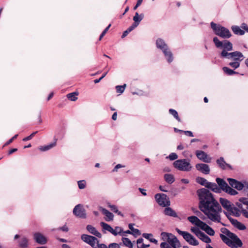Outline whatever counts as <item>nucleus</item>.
<instances>
[{
    "instance_id": "obj_30",
    "label": "nucleus",
    "mask_w": 248,
    "mask_h": 248,
    "mask_svg": "<svg viewBox=\"0 0 248 248\" xmlns=\"http://www.w3.org/2000/svg\"><path fill=\"white\" fill-rule=\"evenodd\" d=\"M86 217V211L83 205L78 204V217L85 218Z\"/></svg>"
},
{
    "instance_id": "obj_33",
    "label": "nucleus",
    "mask_w": 248,
    "mask_h": 248,
    "mask_svg": "<svg viewBox=\"0 0 248 248\" xmlns=\"http://www.w3.org/2000/svg\"><path fill=\"white\" fill-rule=\"evenodd\" d=\"M67 98L72 101H75L78 99V92H74L66 95Z\"/></svg>"
},
{
    "instance_id": "obj_25",
    "label": "nucleus",
    "mask_w": 248,
    "mask_h": 248,
    "mask_svg": "<svg viewBox=\"0 0 248 248\" xmlns=\"http://www.w3.org/2000/svg\"><path fill=\"white\" fill-rule=\"evenodd\" d=\"M206 187L211 189L212 191L216 193L220 192V188L218 187L217 185L214 183L208 182Z\"/></svg>"
},
{
    "instance_id": "obj_62",
    "label": "nucleus",
    "mask_w": 248,
    "mask_h": 248,
    "mask_svg": "<svg viewBox=\"0 0 248 248\" xmlns=\"http://www.w3.org/2000/svg\"><path fill=\"white\" fill-rule=\"evenodd\" d=\"M184 132L185 133V134L186 135H187L189 137H193V133L191 131H184Z\"/></svg>"
},
{
    "instance_id": "obj_20",
    "label": "nucleus",
    "mask_w": 248,
    "mask_h": 248,
    "mask_svg": "<svg viewBox=\"0 0 248 248\" xmlns=\"http://www.w3.org/2000/svg\"><path fill=\"white\" fill-rule=\"evenodd\" d=\"M242 199H248L246 198H240L239 201L236 202V205L239 208V211H242L243 210L248 209V206L242 201Z\"/></svg>"
},
{
    "instance_id": "obj_7",
    "label": "nucleus",
    "mask_w": 248,
    "mask_h": 248,
    "mask_svg": "<svg viewBox=\"0 0 248 248\" xmlns=\"http://www.w3.org/2000/svg\"><path fill=\"white\" fill-rule=\"evenodd\" d=\"M221 56L228 59H233L236 61H241L244 59L243 54L239 51L228 53L226 50H223L221 53Z\"/></svg>"
},
{
    "instance_id": "obj_3",
    "label": "nucleus",
    "mask_w": 248,
    "mask_h": 248,
    "mask_svg": "<svg viewBox=\"0 0 248 248\" xmlns=\"http://www.w3.org/2000/svg\"><path fill=\"white\" fill-rule=\"evenodd\" d=\"M156 45L158 48L162 51L167 62L169 63L172 62L173 60L172 54L164 41L160 38L157 39L156 41Z\"/></svg>"
},
{
    "instance_id": "obj_21",
    "label": "nucleus",
    "mask_w": 248,
    "mask_h": 248,
    "mask_svg": "<svg viewBox=\"0 0 248 248\" xmlns=\"http://www.w3.org/2000/svg\"><path fill=\"white\" fill-rule=\"evenodd\" d=\"M201 229L204 231L208 234L210 236H214L215 235L214 230L205 223L203 224Z\"/></svg>"
},
{
    "instance_id": "obj_35",
    "label": "nucleus",
    "mask_w": 248,
    "mask_h": 248,
    "mask_svg": "<svg viewBox=\"0 0 248 248\" xmlns=\"http://www.w3.org/2000/svg\"><path fill=\"white\" fill-rule=\"evenodd\" d=\"M234 226L240 230H244L246 229L245 225L237 220H234L233 222Z\"/></svg>"
},
{
    "instance_id": "obj_19",
    "label": "nucleus",
    "mask_w": 248,
    "mask_h": 248,
    "mask_svg": "<svg viewBox=\"0 0 248 248\" xmlns=\"http://www.w3.org/2000/svg\"><path fill=\"white\" fill-rule=\"evenodd\" d=\"M87 230L90 233L98 238H101L102 237L101 234L98 231H97L95 228L91 225H87Z\"/></svg>"
},
{
    "instance_id": "obj_27",
    "label": "nucleus",
    "mask_w": 248,
    "mask_h": 248,
    "mask_svg": "<svg viewBox=\"0 0 248 248\" xmlns=\"http://www.w3.org/2000/svg\"><path fill=\"white\" fill-rule=\"evenodd\" d=\"M164 178L165 181L170 184L173 183L175 181L174 175L171 174H165L164 175Z\"/></svg>"
},
{
    "instance_id": "obj_41",
    "label": "nucleus",
    "mask_w": 248,
    "mask_h": 248,
    "mask_svg": "<svg viewBox=\"0 0 248 248\" xmlns=\"http://www.w3.org/2000/svg\"><path fill=\"white\" fill-rule=\"evenodd\" d=\"M169 112L170 114L173 116V117L178 121L180 122L181 120L179 117L177 112L173 109H170Z\"/></svg>"
},
{
    "instance_id": "obj_6",
    "label": "nucleus",
    "mask_w": 248,
    "mask_h": 248,
    "mask_svg": "<svg viewBox=\"0 0 248 248\" xmlns=\"http://www.w3.org/2000/svg\"><path fill=\"white\" fill-rule=\"evenodd\" d=\"M173 164L176 169L181 171H189L192 168L190 160L186 159L177 160L173 162Z\"/></svg>"
},
{
    "instance_id": "obj_52",
    "label": "nucleus",
    "mask_w": 248,
    "mask_h": 248,
    "mask_svg": "<svg viewBox=\"0 0 248 248\" xmlns=\"http://www.w3.org/2000/svg\"><path fill=\"white\" fill-rule=\"evenodd\" d=\"M18 136V135H15L14 137H13L11 139H10L8 141H7L4 146H6L12 143L14 140L16 139Z\"/></svg>"
},
{
    "instance_id": "obj_34",
    "label": "nucleus",
    "mask_w": 248,
    "mask_h": 248,
    "mask_svg": "<svg viewBox=\"0 0 248 248\" xmlns=\"http://www.w3.org/2000/svg\"><path fill=\"white\" fill-rule=\"evenodd\" d=\"M122 242H123L124 245L125 246H126L129 248H133V244L129 238H126V237H123L122 239Z\"/></svg>"
},
{
    "instance_id": "obj_48",
    "label": "nucleus",
    "mask_w": 248,
    "mask_h": 248,
    "mask_svg": "<svg viewBox=\"0 0 248 248\" xmlns=\"http://www.w3.org/2000/svg\"><path fill=\"white\" fill-rule=\"evenodd\" d=\"M86 186V182L84 180L78 181V188L80 189H84Z\"/></svg>"
},
{
    "instance_id": "obj_15",
    "label": "nucleus",
    "mask_w": 248,
    "mask_h": 248,
    "mask_svg": "<svg viewBox=\"0 0 248 248\" xmlns=\"http://www.w3.org/2000/svg\"><path fill=\"white\" fill-rule=\"evenodd\" d=\"M33 238L37 243L41 245L45 244L47 242L46 238L42 234L39 232L34 233L33 234Z\"/></svg>"
},
{
    "instance_id": "obj_16",
    "label": "nucleus",
    "mask_w": 248,
    "mask_h": 248,
    "mask_svg": "<svg viewBox=\"0 0 248 248\" xmlns=\"http://www.w3.org/2000/svg\"><path fill=\"white\" fill-rule=\"evenodd\" d=\"M228 181L229 184L232 187L238 190H240L244 187V185L240 182L236 181L235 179L232 178H228Z\"/></svg>"
},
{
    "instance_id": "obj_60",
    "label": "nucleus",
    "mask_w": 248,
    "mask_h": 248,
    "mask_svg": "<svg viewBox=\"0 0 248 248\" xmlns=\"http://www.w3.org/2000/svg\"><path fill=\"white\" fill-rule=\"evenodd\" d=\"M247 210L248 209L243 210V211H241V213L245 217L248 218V212Z\"/></svg>"
},
{
    "instance_id": "obj_17",
    "label": "nucleus",
    "mask_w": 248,
    "mask_h": 248,
    "mask_svg": "<svg viewBox=\"0 0 248 248\" xmlns=\"http://www.w3.org/2000/svg\"><path fill=\"white\" fill-rule=\"evenodd\" d=\"M188 220L191 223L195 225L198 227L200 228L202 226L203 224L204 223L203 221L200 220L196 216H191L188 217Z\"/></svg>"
},
{
    "instance_id": "obj_28",
    "label": "nucleus",
    "mask_w": 248,
    "mask_h": 248,
    "mask_svg": "<svg viewBox=\"0 0 248 248\" xmlns=\"http://www.w3.org/2000/svg\"><path fill=\"white\" fill-rule=\"evenodd\" d=\"M217 162L219 166L222 169H225L226 167H230L229 165L225 162L224 158L222 157L217 159Z\"/></svg>"
},
{
    "instance_id": "obj_14",
    "label": "nucleus",
    "mask_w": 248,
    "mask_h": 248,
    "mask_svg": "<svg viewBox=\"0 0 248 248\" xmlns=\"http://www.w3.org/2000/svg\"><path fill=\"white\" fill-rule=\"evenodd\" d=\"M195 167L198 170L205 174H208L210 172V170L209 166L206 164H197Z\"/></svg>"
},
{
    "instance_id": "obj_40",
    "label": "nucleus",
    "mask_w": 248,
    "mask_h": 248,
    "mask_svg": "<svg viewBox=\"0 0 248 248\" xmlns=\"http://www.w3.org/2000/svg\"><path fill=\"white\" fill-rule=\"evenodd\" d=\"M123 232V229L120 227H116L115 229H112L111 233L116 236L118 234H121Z\"/></svg>"
},
{
    "instance_id": "obj_5",
    "label": "nucleus",
    "mask_w": 248,
    "mask_h": 248,
    "mask_svg": "<svg viewBox=\"0 0 248 248\" xmlns=\"http://www.w3.org/2000/svg\"><path fill=\"white\" fill-rule=\"evenodd\" d=\"M161 238L165 242L168 243L172 248H179L180 247V243L177 238L172 234L162 232L161 233Z\"/></svg>"
},
{
    "instance_id": "obj_43",
    "label": "nucleus",
    "mask_w": 248,
    "mask_h": 248,
    "mask_svg": "<svg viewBox=\"0 0 248 248\" xmlns=\"http://www.w3.org/2000/svg\"><path fill=\"white\" fill-rule=\"evenodd\" d=\"M191 231L193 232L198 237L201 235V234L202 232L200 231L199 228L198 227H191L190 229Z\"/></svg>"
},
{
    "instance_id": "obj_31",
    "label": "nucleus",
    "mask_w": 248,
    "mask_h": 248,
    "mask_svg": "<svg viewBox=\"0 0 248 248\" xmlns=\"http://www.w3.org/2000/svg\"><path fill=\"white\" fill-rule=\"evenodd\" d=\"M153 234L152 233H144L142 234V236L145 238L149 240L151 242L157 244L158 241L155 239L153 238Z\"/></svg>"
},
{
    "instance_id": "obj_58",
    "label": "nucleus",
    "mask_w": 248,
    "mask_h": 248,
    "mask_svg": "<svg viewBox=\"0 0 248 248\" xmlns=\"http://www.w3.org/2000/svg\"><path fill=\"white\" fill-rule=\"evenodd\" d=\"M139 191L141 193V194L143 196H146L147 195V193H146V189H144L142 188H139Z\"/></svg>"
},
{
    "instance_id": "obj_32",
    "label": "nucleus",
    "mask_w": 248,
    "mask_h": 248,
    "mask_svg": "<svg viewBox=\"0 0 248 248\" xmlns=\"http://www.w3.org/2000/svg\"><path fill=\"white\" fill-rule=\"evenodd\" d=\"M198 238L206 243H210L211 242V240L210 237L203 232L201 234V235H200Z\"/></svg>"
},
{
    "instance_id": "obj_8",
    "label": "nucleus",
    "mask_w": 248,
    "mask_h": 248,
    "mask_svg": "<svg viewBox=\"0 0 248 248\" xmlns=\"http://www.w3.org/2000/svg\"><path fill=\"white\" fill-rule=\"evenodd\" d=\"M176 230L177 232L182 236L184 239L190 245L197 246L199 244L198 241L189 232L181 231L177 228Z\"/></svg>"
},
{
    "instance_id": "obj_61",
    "label": "nucleus",
    "mask_w": 248,
    "mask_h": 248,
    "mask_svg": "<svg viewBox=\"0 0 248 248\" xmlns=\"http://www.w3.org/2000/svg\"><path fill=\"white\" fill-rule=\"evenodd\" d=\"M241 28L248 31V26L246 23L242 24Z\"/></svg>"
},
{
    "instance_id": "obj_57",
    "label": "nucleus",
    "mask_w": 248,
    "mask_h": 248,
    "mask_svg": "<svg viewBox=\"0 0 248 248\" xmlns=\"http://www.w3.org/2000/svg\"><path fill=\"white\" fill-rule=\"evenodd\" d=\"M142 0H138L136 5L134 7V10L137 9V8L141 5V4L142 2Z\"/></svg>"
},
{
    "instance_id": "obj_37",
    "label": "nucleus",
    "mask_w": 248,
    "mask_h": 248,
    "mask_svg": "<svg viewBox=\"0 0 248 248\" xmlns=\"http://www.w3.org/2000/svg\"><path fill=\"white\" fill-rule=\"evenodd\" d=\"M144 17V15L143 14H141L139 15L138 13L136 12L134 16L133 17V20L134 22L140 23V22L142 20Z\"/></svg>"
},
{
    "instance_id": "obj_47",
    "label": "nucleus",
    "mask_w": 248,
    "mask_h": 248,
    "mask_svg": "<svg viewBox=\"0 0 248 248\" xmlns=\"http://www.w3.org/2000/svg\"><path fill=\"white\" fill-rule=\"evenodd\" d=\"M223 70L224 72V73H225L228 75H232L235 73V72L233 70L229 69L227 67H224L223 68Z\"/></svg>"
},
{
    "instance_id": "obj_10",
    "label": "nucleus",
    "mask_w": 248,
    "mask_h": 248,
    "mask_svg": "<svg viewBox=\"0 0 248 248\" xmlns=\"http://www.w3.org/2000/svg\"><path fill=\"white\" fill-rule=\"evenodd\" d=\"M213 41L215 44V46L217 48L223 47L224 50L227 51H231L232 49V44L227 40H225L223 42L220 41L217 37H215L213 39Z\"/></svg>"
},
{
    "instance_id": "obj_13",
    "label": "nucleus",
    "mask_w": 248,
    "mask_h": 248,
    "mask_svg": "<svg viewBox=\"0 0 248 248\" xmlns=\"http://www.w3.org/2000/svg\"><path fill=\"white\" fill-rule=\"evenodd\" d=\"M196 155L200 160L204 162L210 163L211 161V158L203 151L197 150L196 152Z\"/></svg>"
},
{
    "instance_id": "obj_50",
    "label": "nucleus",
    "mask_w": 248,
    "mask_h": 248,
    "mask_svg": "<svg viewBox=\"0 0 248 248\" xmlns=\"http://www.w3.org/2000/svg\"><path fill=\"white\" fill-rule=\"evenodd\" d=\"M38 132V131H35L31 133L30 136L24 138L23 140L24 141H26L32 139V138L34 137V136Z\"/></svg>"
},
{
    "instance_id": "obj_49",
    "label": "nucleus",
    "mask_w": 248,
    "mask_h": 248,
    "mask_svg": "<svg viewBox=\"0 0 248 248\" xmlns=\"http://www.w3.org/2000/svg\"><path fill=\"white\" fill-rule=\"evenodd\" d=\"M229 65L231 66L232 67L236 69L239 67L240 66V62L238 61H235L234 62H231L229 63Z\"/></svg>"
},
{
    "instance_id": "obj_24",
    "label": "nucleus",
    "mask_w": 248,
    "mask_h": 248,
    "mask_svg": "<svg viewBox=\"0 0 248 248\" xmlns=\"http://www.w3.org/2000/svg\"><path fill=\"white\" fill-rule=\"evenodd\" d=\"M19 247L21 248H28L29 247V239L23 237L19 241Z\"/></svg>"
},
{
    "instance_id": "obj_38",
    "label": "nucleus",
    "mask_w": 248,
    "mask_h": 248,
    "mask_svg": "<svg viewBox=\"0 0 248 248\" xmlns=\"http://www.w3.org/2000/svg\"><path fill=\"white\" fill-rule=\"evenodd\" d=\"M196 180L198 183L201 184L202 186H204L205 187H206L209 182L205 179L201 177H198L197 178H196Z\"/></svg>"
},
{
    "instance_id": "obj_55",
    "label": "nucleus",
    "mask_w": 248,
    "mask_h": 248,
    "mask_svg": "<svg viewBox=\"0 0 248 248\" xmlns=\"http://www.w3.org/2000/svg\"><path fill=\"white\" fill-rule=\"evenodd\" d=\"M107 72L105 73L101 77H100V78L99 79H96L94 80V82L95 83H97L100 81L101 79H102L107 75Z\"/></svg>"
},
{
    "instance_id": "obj_59",
    "label": "nucleus",
    "mask_w": 248,
    "mask_h": 248,
    "mask_svg": "<svg viewBox=\"0 0 248 248\" xmlns=\"http://www.w3.org/2000/svg\"><path fill=\"white\" fill-rule=\"evenodd\" d=\"M159 188V189L162 191H163V192H167L168 191V189L167 188L166 186H160Z\"/></svg>"
},
{
    "instance_id": "obj_53",
    "label": "nucleus",
    "mask_w": 248,
    "mask_h": 248,
    "mask_svg": "<svg viewBox=\"0 0 248 248\" xmlns=\"http://www.w3.org/2000/svg\"><path fill=\"white\" fill-rule=\"evenodd\" d=\"M124 167H125L124 166H123L120 164H118L116 166H115V167L112 170V171L113 172H117L119 169L124 168Z\"/></svg>"
},
{
    "instance_id": "obj_26",
    "label": "nucleus",
    "mask_w": 248,
    "mask_h": 248,
    "mask_svg": "<svg viewBox=\"0 0 248 248\" xmlns=\"http://www.w3.org/2000/svg\"><path fill=\"white\" fill-rule=\"evenodd\" d=\"M164 214L167 215L170 217H177V215L176 213L170 207H167L164 210Z\"/></svg>"
},
{
    "instance_id": "obj_23",
    "label": "nucleus",
    "mask_w": 248,
    "mask_h": 248,
    "mask_svg": "<svg viewBox=\"0 0 248 248\" xmlns=\"http://www.w3.org/2000/svg\"><path fill=\"white\" fill-rule=\"evenodd\" d=\"M217 183L218 185L220 187V189H221L223 191H225L227 189L229 186L227 184V183L224 181L223 179L217 178L216 179Z\"/></svg>"
},
{
    "instance_id": "obj_39",
    "label": "nucleus",
    "mask_w": 248,
    "mask_h": 248,
    "mask_svg": "<svg viewBox=\"0 0 248 248\" xmlns=\"http://www.w3.org/2000/svg\"><path fill=\"white\" fill-rule=\"evenodd\" d=\"M100 225L104 230L108 231L111 233L113 228L109 225L103 222H101L100 223Z\"/></svg>"
},
{
    "instance_id": "obj_56",
    "label": "nucleus",
    "mask_w": 248,
    "mask_h": 248,
    "mask_svg": "<svg viewBox=\"0 0 248 248\" xmlns=\"http://www.w3.org/2000/svg\"><path fill=\"white\" fill-rule=\"evenodd\" d=\"M58 230H61L63 232H67L68 231V228L66 225H64L62 227H60L58 229Z\"/></svg>"
},
{
    "instance_id": "obj_29",
    "label": "nucleus",
    "mask_w": 248,
    "mask_h": 248,
    "mask_svg": "<svg viewBox=\"0 0 248 248\" xmlns=\"http://www.w3.org/2000/svg\"><path fill=\"white\" fill-rule=\"evenodd\" d=\"M232 30L235 34L242 35L245 33V31L241 30L240 27L237 26H232Z\"/></svg>"
},
{
    "instance_id": "obj_46",
    "label": "nucleus",
    "mask_w": 248,
    "mask_h": 248,
    "mask_svg": "<svg viewBox=\"0 0 248 248\" xmlns=\"http://www.w3.org/2000/svg\"><path fill=\"white\" fill-rule=\"evenodd\" d=\"M125 87H126V84H125L122 86H119V85L116 86V89L117 92L118 93H122L125 90Z\"/></svg>"
},
{
    "instance_id": "obj_54",
    "label": "nucleus",
    "mask_w": 248,
    "mask_h": 248,
    "mask_svg": "<svg viewBox=\"0 0 248 248\" xmlns=\"http://www.w3.org/2000/svg\"><path fill=\"white\" fill-rule=\"evenodd\" d=\"M108 248H120V247L117 243H113L108 245Z\"/></svg>"
},
{
    "instance_id": "obj_12",
    "label": "nucleus",
    "mask_w": 248,
    "mask_h": 248,
    "mask_svg": "<svg viewBox=\"0 0 248 248\" xmlns=\"http://www.w3.org/2000/svg\"><path fill=\"white\" fill-rule=\"evenodd\" d=\"M81 239L86 243L89 244L93 248H97L98 246L99 241L95 237L87 234H83Z\"/></svg>"
},
{
    "instance_id": "obj_9",
    "label": "nucleus",
    "mask_w": 248,
    "mask_h": 248,
    "mask_svg": "<svg viewBox=\"0 0 248 248\" xmlns=\"http://www.w3.org/2000/svg\"><path fill=\"white\" fill-rule=\"evenodd\" d=\"M219 202L224 209L226 210L227 211L231 212L233 214H237L238 210L234 207V205L231 202L228 200L220 198L219 199Z\"/></svg>"
},
{
    "instance_id": "obj_36",
    "label": "nucleus",
    "mask_w": 248,
    "mask_h": 248,
    "mask_svg": "<svg viewBox=\"0 0 248 248\" xmlns=\"http://www.w3.org/2000/svg\"><path fill=\"white\" fill-rule=\"evenodd\" d=\"M108 206L109 207L112 211L117 214L118 215H120L123 217V214L118 210L117 207L115 205H112L110 203L108 204Z\"/></svg>"
},
{
    "instance_id": "obj_4",
    "label": "nucleus",
    "mask_w": 248,
    "mask_h": 248,
    "mask_svg": "<svg viewBox=\"0 0 248 248\" xmlns=\"http://www.w3.org/2000/svg\"><path fill=\"white\" fill-rule=\"evenodd\" d=\"M211 27L216 35L223 38H229L231 36L229 30L219 24L212 22L211 23Z\"/></svg>"
},
{
    "instance_id": "obj_44",
    "label": "nucleus",
    "mask_w": 248,
    "mask_h": 248,
    "mask_svg": "<svg viewBox=\"0 0 248 248\" xmlns=\"http://www.w3.org/2000/svg\"><path fill=\"white\" fill-rule=\"evenodd\" d=\"M143 240L142 238H139L137 241V248H144L146 246V245L143 243Z\"/></svg>"
},
{
    "instance_id": "obj_45",
    "label": "nucleus",
    "mask_w": 248,
    "mask_h": 248,
    "mask_svg": "<svg viewBox=\"0 0 248 248\" xmlns=\"http://www.w3.org/2000/svg\"><path fill=\"white\" fill-rule=\"evenodd\" d=\"M225 192L229 193V194L231 195H235L237 194V192L230 187L229 186L228 187L227 189L225 190Z\"/></svg>"
},
{
    "instance_id": "obj_22",
    "label": "nucleus",
    "mask_w": 248,
    "mask_h": 248,
    "mask_svg": "<svg viewBox=\"0 0 248 248\" xmlns=\"http://www.w3.org/2000/svg\"><path fill=\"white\" fill-rule=\"evenodd\" d=\"M56 145V142L54 141L48 144L39 147L38 149L41 152H46L53 148Z\"/></svg>"
},
{
    "instance_id": "obj_63",
    "label": "nucleus",
    "mask_w": 248,
    "mask_h": 248,
    "mask_svg": "<svg viewBox=\"0 0 248 248\" xmlns=\"http://www.w3.org/2000/svg\"><path fill=\"white\" fill-rule=\"evenodd\" d=\"M78 205H76L73 209V214L77 216H78Z\"/></svg>"
},
{
    "instance_id": "obj_1",
    "label": "nucleus",
    "mask_w": 248,
    "mask_h": 248,
    "mask_svg": "<svg viewBox=\"0 0 248 248\" xmlns=\"http://www.w3.org/2000/svg\"><path fill=\"white\" fill-rule=\"evenodd\" d=\"M197 193L200 210L213 222H220L222 209L213 194L204 188L198 190Z\"/></svg>"
},
{
    "instance_id": "obj_2",
    "label": "nucleus",
    "mask_w": 248,
    "mask_h": 248,
    "mask_svg": "<svg viewBox=\"0 0 248 248\" xmlns=\"http://www.w3.org/2000/svg\"><path fill=\"white\" fill-rule=\"evenodd\" d=\"M219 236L222 241L231 248H238L243 245L240 239L234 233L226 228L221 229Z\"/></svg>"
},
{
    "instance_id": "obj_42",
    "label": "nucleus",
    "mask_w": 248,
    "mask_h": 248,
    "mask_svg": "<svg viewBox=\"0 0 248 248\" xmlns=\"http://www.w3.org/2000/svg\"><path fill=\"white\" fill-rule=\"evenodd\" d=\"M129 228L131 230V231L133 232V234L135 235H139L140 234V231L137 229H135L133 227V225L132 224H129L128 225Z\"/></svg>"
},
{
    "instance_id": "obj_18",
    "label": "nucleus",
    "mask_w": 248,
    "mask_h": 248,
    "mask_svg": "<svg viewBox=\"0 0 248 248\" xmlns=\"http://www.w3.org/2000/svg\"><path fill=\"white\" fill-rule=\"evenodd\" d=\"M99 209L102 213L106 216L105 220L107 221H112L113 219V215L107 209L102 207H99Z\"/></svg>"
},
{
    "instance_id": "obj_11",
    "label": "nucleus",
    "mask_w": 248,
    "mask_h": 248,
    "mask_svg": "<svg viewBox=\"0 0 248 248\" xmlns=\"http://www.w3.org/2000/svg\"><path fill=\"white\" fill-rule=\"evenodd\" d=\"M155 198L157 203L162 207H166L170 205L169 198L165 194H156L155 195Z\"/></svg>"
},
{
    "instance_id": "obj_51",
    "label": "nucleus",
    "mask_w": 248,
    "mask_h": 248,
    "mask_svg": "<svg viewBox=\"0 0 248 248\" xmlns=\"http://www.w3.org/2000/svg\"><path fill=\"white\" fill-rule=\"evenodd\" d=\"M167 158H169L170 160H174L178 158V155L174 153H172L170 154Z\"/></svg>"
},
{
    "instance_id": "obj_64",
    "label": "nucleus",
    "mask_w": 248,
    "mask_h": 248,
    "mask_svg": "<svg viewBox=\"0 0 248 248\" xmlns=\"http://www.w3.org/2000/svg\"><path fill=\"white\" fill-rule=\"evenodd\" d=\"M97 248H108V247H107V246L106 245L103 244H98V246H97Z\"/></svg>"
}]
</instances>
